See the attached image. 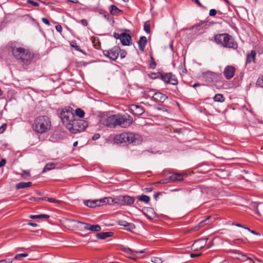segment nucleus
Here are the masks:
<instances>
[{
  "mask_svg": "<svg viewBox=\"0 0 263 263\" xmlns=\"http://www.w3.org/2000/svg\"><path fill=\"white\" fill-rule=\"evenodd\" d=\"M167 99L165 95L160 92H155L153 96V100L161 102H164Z\"/></svg>",
  "mask_w": 263,
  "mask_h": 263,
  "instance_id": "nucleus-18",
  "label": "nucleus"
},
{
  "mask_svg": "<svg viewBox=\"0 0 263 263\" xmlns=\"http://www.w3.org/2000/svg\"><path fill=\"white\" fill-rule=\"evenodd\" d=\"M6 160L4 159H2L1 161H0V167H2L3 166H4L6 164Z\"/></svg>",
  "mask_w": 263,
  "mask_h": 263,
  "instance_id": "nucleus-57",
  "label": "nucleus"
},
{
  "mask_svg": "<svg viewBox=\"0 0 263 263\" xmlns=\"http://www.w3.org/2000/svg\"><path fill=\"white\" fill-rule=\"evenodd\" d=\"M25 184H26V187H30V186H31L32 185V182H25Z\"/></svg>",
  "mask_w": 263,
  "mask_h": 263,
  "instance_id": "nucleus-64",
  "label": "nucleus"
},
{
  "mask_svg": "<svg viewBox=\"0 0 263 263\" xmlns=\"http://www.w3.org/2000/svg\"><path fill=\"white\" fill-rule=\"evenodd\" d=\"M147 43L146 37L144 36H141L138 42V46L139 50L141 51H143L144 50L145 46Z\"/></svg>",
  "mask_w": 263,
  "mask_h": 263,
  "instance_id": "nucleus-20",
  "label": "nucleus"
},
{
  "mask_svg": "<svg viewBox=\"0 0 263 263\" xmlns=\"http://www.w3.org/2000/svg\"><path fill=\"white\" fill-rule=\"evenodd\" d=\"M133 122V118L128 115H116V126H120L121 127L125 128L129 126Z\"/></svg>",
  "mask_w": 263,
  "mask_h": 263,
  "instance_id": "nucleus-6",
  "label": "nucleus"
},
{
  "mask_svg": "<svg viewBox=\"0 0 263 263\" xmlns=\"http://www.w3.org/2000/svg\"><path fill=\"white\" fill-rule=\"evenodd\" d=\"M114 141L116 143L128 142L133 145H137L142 142V137L140 135L134 133H123L116 135Z\"/></svg>",
  "mask_w": 263,
  "mask_h": 263,
  "instance_id": "nucleus-2",
  "label": "nucleus"
},
{
  "mask_svg": "<svg viewBox=\"0 0 263 263\" xmlns=\"http://www.w3.org/2000/svg\"><path fill=\"white\" fill-rule=\"evenodd\" d=\"M141 211L149 219H153L156 216V213L152 208H145Z\"/></svg>",
  "mask_w": 263,
  "mask_h": 263,
  "instance_id": "nucleus-15",
  "label": "nucleus"
},
{
  "mask_svg": "<svg viewBox=\"0 0 263 263\" xmlns=\"http://www.w3.org/2000/svg\"><path fill=\"white\" fill-rule=\"evenodd\" d=\"M54 167H55V165L54 163H51L47 164L45 166L44 169L43 170L42 172L44 173L47 171H50V170L54 168Z\"/></svg>",
  "mask_w": 263,
  "mask_h": 263,
  "instance_id": "nucleus-29",
  "label": "nucleus"
},
{
  "mask_svg": "<svg viewBox=\"0 0 263 263\" xmlns=\"http://www.w3.org/2000/svg\"><path fill=\"white\" fill-rule=\"evenodd\" d=\"M87 123L83 120H74L66 124V128L73 134L84 130L87 126Z\"/></svg>",
  "mask_w": 263,
  "mask_h": 263,
  "instance_id": "nucleus-5",
  "label": "nucleus"
},
{
  "mask_svg": "<svg viewBox=\"0 0 263 263\" xmlns=\"http://www.w3.org/2000/svg\"><path fill=\"white\" fill-rule=\"evenodd\" d=\"M117 223L119 225L121 226H123L124 227H126L127 224L128 223L127 221L123 220H119L117 221Z\"/></svg>",
  "mask_w": 263,
  "mask_h": 263,
  "instance_id": "nucleus-40",
  "label": "nucleus"
},
{
  "mask_svg": "<svg viewBox=\"0 0 263 263\" xmlns=\"http://www.w3.org/2000/svg\"><path fill=\"white\" fill-rule=\"evenodd\" d=\"M29 217L31 219H41L43 218L47 219L49 218V216L46 214H40L36 215H30L29 216Z\"/></svg>",
  "mask_w": 263,
  "mask_h": 263,
  "instance_id": "nucleus-25",
  "label": "nucleus"
},
{
  "mask_svg": "<svg viewBox=\"0 0 263 263\" xmlns=\"http://www.w3.org/2000/svg\"><path fill=\"white\" fill-rule=\"evenodd\" d=\"M152 261L154 263H162V260L161 258L158 257H153L152 258Z\"/></svg>",
  "mask_w": 263,
  "mask_h": 263,
  "instance_id": "nucleus-36",
  "label": "nucleus"
},
{
  "mask_svg": "<svg viewBox=\"0 0 263 263\" xmlns=\"http://www.w3.org/2000/svg\"><path fill=\"white\" fill-rule=\"evenodd\" d=\"M217 13V10L214 9H212L210 10L209 15L210 16H215Z\"/></svg>",
  "mask_w": 263,
  "mask_h": 263,
  "instance_id": "nucleus-46",
  "label": "nucleus"
},
{
  "mask_svg": "<svg viewBox=\"0 0 263 263\" xmlns=\"http://www.w3.org/2000/svg\"><path fill=\"white\" fill-rule=\"evenodd\" d=\"M27 3L30 4L34 6H36V7H37L39 6V3H38L37 2H35L33 1H31V0H28Z\"/></svg>",
  "mask_w": 263,
  "mask_h": 263,
  "instance_id": "nucleus-45",
  "label": "nucleus"
},
{
  "mask_svg": "<svg viewBox=\"0 0 263 263\" xmlns=\"http://www.w3.org/2000/svg\"><path fill=\"white\" fill-rule=\"evenodd\" d=\"M114 233L112 232H102L97 233L96 234V237L101 239H104L107 237H111L113 235Z\"/></svg>",
  "mask_w": 263,
  "mask_h": 263,
  "instance_id": "nucleus-23",
  "label": "nucleus"
},
{
  "mask_svg": "<svg viewBox=\"0 0 263 263\" xmlns=\"http://www.w3.org/2000/svg\"><path fill=\"white\" fill-rule=\"evenodd\" d=\"M200 7H203L201 3L199 1V0H193Z\"/></svg>",
  "mask_w": 263,
  "mask_h": 263,
  "instance_id": "nucleus-61",
  "label": "nucleus"
},
{
  "mask_svg": "<svg viewBox=\"0 0 263 263\" xmlns=\"http://www.w3.org/2000/svg\"><path fill=\"white\" fill-rule=\"evenodd\" d=\"M130 109L133 114L135 115H142L144 112V108L138 105H132L130 106Z\"/></svg>",
  "mask_w": 263,
  "mask_h": 263,
  "instance_id": "nucleus-16",
  "label": "nucleus"
},
{
  "mask_svg": "<svg viewBox=\"0 0 263 263\" xmlns=\"http://www.w3.org/2000/svg\"><path fill=\"white\" fill-rule=\"evenodd\" d=\"M215 40L217 44L221 45L223 47L233 49L237 48V43L231 35L227 33L216 35Z\"/></svg>",
  "mask_w": 263,
  "mask_h": 263,
  "instance_id": "nucleus-4",
  "label": "nucleus"
},
{
  "mask_svg": "<svg viewBox=\"0 0 263 263\" xmlns=\"http://www.w3.org/2000/svg\"><path fill=\"white\" fill-rule=\"evenodd\" d=\"M47 201H48L49 202H54V203H61V201L56 200L55 199L53 198H48Z\"/></svg>",
  "mask_w": 263,
  "mask_h": 263,
  "instance_id": "nucleus-41",
  "label": "nucleus"
},
{
  "mask_svg": "<svg viewBox=\"0 0 263 263\" xmlns=\"http://www.w3.org/2000/svg\"><path fill=\"white\" fill-rule=\"evenodd\" d=\"M22 176L23 177H29V176H30V174L26 171H23V174L22 175Z\"/></svg>",
  "mask_w": 263,
  "mask_h": 263,
  "instance_id": "nucleus-51",
  "label": "nucleus"
},
{
  "mask_svg": "<svg viewBox=\"0 0 263 263\" xmlns=\"http://www.w3.org/2000/svg\"><path fill=\"white\" fill-rule=\"evenodd\" d=\"M76 222L78 223L81 224L83 226V227L81 228V230L84 229L88 230L92 232H99L101 229L100 226L98 224L91 225L89 224V223L81 222L80 221H76Z\"/></svg>",
  "mask_w": 263,
  "mask_h": 263,
  "instance_id": "nucleus-12",
  "label": "nucleus"
},
{
  "mask_svg": "<svg viewBox=\"0 0 263 263\" xmlns=\"http://www.w3.org/2000/svg\"><path fill=\"white\" fill-rule=\"evenodd\" d=\"M113 35L115 38H116L117 39H119L120 40L121 36V34H119L118 33L114 32L113 34Z\"/></svg>",
  "mask_w": 263,
  "mask_h": 263,
  "instance_id": "nucleus-52",
  "label": "nucleus"
},
{
  "mask_svg": "<svg viewBox=\"0 0 263 263\" xmlns=\"http://www.w3.org/2000/svg\"><path fill=\"white\" fill-rule=\"evenodd\" d=\"M26 184L24 182H21L16 184V189H24L26 188Z\"/></svg>",
  "mask_w": 263,
  "mask_h": 263,
  "instance_id": "nucleus-35",
  "label": "nucleus"
},
{
  "mask_svg": "<svg viewBox=\"0 0 263 263\" xmlns=\"http://www.w3.org/2000/svg\"><path fill=\"white\" fill-rule=\"evenodd\" d=\"M120 51V48L119 46H115L110 50H103V52L104 55L113 61H115L119 55Z\"/></svg>",
  "mask_w": 263,
  "mask_h": 263,
  "instance_id": "nucleus-9",
  "label": "nucleus"
},
{
  "mask_svg": "<svg viewBox=\"0 0 263 263\" xmlns=\"http://www.w3.org/2000/svg\"><path fill=\"white\" fill-rule=\"evenodd\" d=\"M256 85L263 88V76L260 77L258 79Z\"/></svg>",
  "mask_w": 263,
  "mask_h": 263,
  "instance_id": "nucleus-37",
  "label": "nucleus"
},
{
  "mask_svg": "<svg viewBox=\"0 0 263 263\" xmlns=\"http://www.w3.org/2000/svg\"><path fill=\"white\" fill-rule=\"evenodd\" d=\"M170 181H180L183 180L182 174L173 173L169 177Z\"/></svg>",
  "mask_w": 263,
  "mask_h": 263,
  "instance_id": "nucleus-21",
  "label": "nucleus"
},
{
  "mask_svg": "<svg viewBox=\"0 0 263 263\" xmlns=\"http://www.w3.org/2000/svg\"><path fill=\"white\" fill-rule=\"evenodd\" d=\"M125 229L128 231L132 232L133 230L136 228L135 225L133 223H129L127 224L126 226L125 227Z\"/></svg>",
  "mask_w": 263,
  "mask_h": 263,
  "instance_id": "nucleus-32",
  "label": "nucleus"
},
{
  "mask_svg": "<svg viewBox=\"0 0 263 263\" xmlns=\"http://www.w3.org/2000/svg\"><path fill=\"white\" fill-rule=\"evenodd\" d=\"M28 256L27 253H21L16 255L13 259L19 260L22 257H26Z\"/></svg>",
  "mask_w": 263,
  "mask_h": 263,
  "instance_id": "nucleus-33",
  "label": "nucleus"
},
{
  "mask_svg": "<svg viewBox=\"0 0 263 263\" xmlns=\"http://www.w3.org/2000/svg\"><path fill=\"white\" fill-rule=\"evenodd\" d=\"M170 182V179H169V178H166V179H164L158 181L157 183H159V184H165V183H168Z\"/></svg>",
  "mask_w": 263,
  "mask_h": 263,
  "instance_id": "nucleus-44",
  "label": "nucleus"
},
{
  "mask_svg": "<svg viewBox=\"0 0 263 263\" xmlns=\"http://www.w3.org/2000/svg\"><path fill=\"white\" fill-rule=\"evenodd\" d=\"M60 117L63 123L66 126V124L71 122V121H73L74 119L73 112H64V111H61L60 114Z\"/></svg>",
  "mask_w": 263,
  "mask_h": 263,
  "instance_id": "nucleus-11",
  "label": "nucleus"
},
{
  "mask_svg": "<svg viewBox=\"0 0 263 263\" xmlns=\"http://www.w3.org/2000/svg\"><path fill=\"white\" fill-rule=\"evenodd\" d=\"M211 217L209 216L205 220H203L201 221L197 226H196L194 229H197L199 228L200 227H202L203 224H209V222L208 221L209 219H210Z\"/></svg>",
  "mask_w": 263,
  "mask_h": 263,
  "instance_id": "nucleus-30",
  "label": "nucleus"
},
{
  "mask_svg": "<svg viewBox=\"0 0 263 263\" xmlns=\"http://www.w3.org/2000/svg\"><path fill=\"white\" fill-rule=\"evenodd\" d=\"M72 108L70 107H69L68 108H64L63 109L62 111H64V112H72Z\"/></svg>",
  "mask_w": 263,
  "mask_h": 263,
  "instance_id": "nucleus-56",
  "label": "nucleus"
},
{
  "mask_svg": "<svg viewBox=\"0 0 263 263\" xmlns=\"http://www.w3.org/2000/svg\"><path fill=\"white\" fill-rule=\"evenodd\" d=\"M208 239V238H201L196 240L192 245V249L194 250L202 249L205 246Z\"/></svg>",
  "mask_w": 263,
  "mask_h": 263,
  "instance_id": "nucleus-14",
  "label": "nucleus"
},
{
  "mask_svg": "<svg viewBox=\"0 0 263 263\" xmlns=\"http://www.w3.org/2000/svg\"><path fill=\"white\" fill-rule=\"evenodd\" d=\"M134 201V197L128 195H121L115 198V203H117L121 205H130Z\"/></svg>",
  "mask_w": 263,
  "mask_h": 263,
  "instance_id": "nucleus-8",
  "label": "nucleus"
},
{
  "mask_svg": "<svg viewBox=\"0 0 263 263\" xmlns=\"http://www.w3.org/2000/svg\"><path fill=\"white\" fill-rule=\"evenodd\" d=\"M119 52H120V57L122 59L126 57V54H127L126 51L125 50H120Z\"/></svg>",
  "mask_w": 263,
  "mask_h": 263,
  "instance_id": "nucleus-42",
  "label": "nucleus"
},
{
  "mask_svg": "<svg viewBox=\"0 0 263 263\" xmlns=\"http://www.w3.org/2000/svg\"><path fill=\"white\" fill-rule=\"evenodd\" d=\"M55 29L57 31L59 32H61L62 30V27L60 25H58L55 26Z\"/></svg>",
  "mask_w": 263,
  "mask_h": 263,
  "instance_id": "nucleus-50",
  "label": "nucleus"
},
{
  "mask_svg": "<svg viewBox=\"0 0 263 263\" xmlns=\"http://www.w3.org/2000/svg\"><path fill=\"white\" fill-rule=\"evenodd\" d=\"M10 49L14 58L20 63L28 65L33 59V54L27 49L16 46H10Z\"/></svg>",
  "mask_w": 263,
  "mask_h": 263,
  "instance_id": "nucleus-1",
  "label": "nucleus"
},
{
  "mask_svg": "<svg viewBox=\"0 0 263 263\" xmlns=\"http://www.w3.org/2000/svg\"><path fill=\"white\" fill-rule=\"evenodd\" d=\"M116 115H114L106 118H102L100 122L102 124L108 127L114 128L116 126Z\"/></svg>",
  "mask_w": 263,
  "mask_h": 263,
  "instance_id": "nucleus-10",
  "label": "nucleus"
},
{
  "mask_svg": "<svg viewBox=\"0 0 263 263\" xmlns=\"http://www.w3.org/2000/svg\"><path fill=\"white\" fill-rule=\"evenodd\" d=\"M42 21L44 24H45L48 26L50 25V22L47 18L43 17L42 18Z\"/></svg>",
  "mask_w": 263,
  "mask_h": 263,
  "instance_id": "nucleus-48",
  "label": "nucleus"
},
{
  "mask_svg": "<svg viewBox=\"0 0 263 263\" xmlns=\"http://www.w3.org/2000/svg\"><path fill=\"white\" fill-rule=\"evenodd\" d=\"M75 113L80 118L84 117L85 115L84 111L81 108H77L75 110Z\"/></svg>",
  "mask_w": 263,
  "mask_h": 263,
  "instance_id": "nucleus-31",
  "label": "nucleus"
},
{
  "mask_svg": "<svg viewBox=\"0 0 263 263\" xmlns=\"http://www.w3.org/2000/svg\"><path fill=\"white\" fill-rule=\"evenodd\" d=\"M162 195V193L161 192H157L156 193H155L154 195V198L157 200V198L160 196Z\"/></svg>",
  "mask_w": 263,
  "mask_h": 263,
  "instance_id": "nucleus-59",
  "label": "nucleus"
},
{
  "mask_svg": "<svg viewBox=\"0 0 263 263\" xmlns=\"http://www.w3.org/2000/svg\"><path fill=\"white\" fill-rule=\"evenodd\" d=\"M7 127V124L6 123H4L0 127V134H2L4 132Z\"/></svg>",
  "mask_w": 263,
  "mask_h": 263,
  "instance_id": "nucleus-43",
  "label": "nucleus"
},
{
  "mask_svg": "<svg viewBox=\"0 0 263 263\" xmlns=\"http://www.w3.org/2000/svg\"><path fill=\"white\" fill-rule=\"evenodd\" d=\"M81 22L82 23V24L84 26H87L88 25V22H87V21L85 19H82L81 21Z\"/></svg>",
  "mask_w": 263,
  "mask_h": 263,
  "instance_id": "nucleus-54",
  "label": "nucleus"
},
{
  "mask_svg": "<svg viewBox=\"0 0 263 263\" xmlns=\"http://www.w3.org/2000/svg\"><path fill=\"white\" fill-rule=\"evenodd\" d=\"M245 257H247L246 256H244ZM247 258L248 259H250L251 260H252L253 261L254 263H255V261H257V262H260V260L257 259V258H250V257H247Z\"/></svg>",
  "mask_w": 263,
  "mask_h": 263,
  "instance_id": "nucleus-53",
  "label": "nucleus"
},
{
  "mask_svg": "<svg viewBox=\"0 0 263 263\" xmlns=\"http://www.w3.org/2000/svg\"><path fill=\"white\" fill-rule=\"evenodd\" d=\"M100 137V135L99 134H95L93 137H92V139L93 140H97L98 139H99Z\"/></svg>",
  "mask_w": 263,
  "mask_h": 263,
  "instance_id": "nucleus-58",
  "label": "nucleus"
},
{
  "mask_svg": "<svg viewBox=\"0 0 263 263\" xmlns=\"http://www.w3.org/2000/svg\"><path fill=\"white\" fill-rule=\"evenodd\" d=\"M235 68L233 66H227L223 71V74L225 78L229 80L233 77L235 72Z\"/></svg>",
  "mask_w": 263,
  "mask_h": 263,
  "instance_id": "nucleus-13",
  "label": "nucleus"
},
{
  "mask_svg": "<svg viewBox=\"0 0 263 263\" xmlns=\"http://www.w3.org/2000/svg\"><path fill=\"white\" fill-rule=\"evenodd\" d=\"M144 31L147 33H149L150 32V25H149V23L148 21L144 23Z\"/></svg>",
  "mask_w": 263,
  "mask_h": 263,
  "instance_id": "nucleus-34",
  "label": "nucleus"
},
{
  "mask_svg": "<svg viewBox=\"0 0 263 263\" xmlns=\"http://www.w3.org/2000/svg\"><path fill=\"white\" fill-rule=\"evenodd\" d=\"M213 99L215 102H223L224 101L223 95L220 93L215 95Z\"/></svg>",
  "mask_w": 263,
  "mask_h": 263,
  "instance_id": "nucleus-27",
  "label": "nucleus"
},
{
  "mask_svg": "<svg viewBox=\"0 0 263 263\" xmlns=\"http://www.w3.org/2000/svg\"><path fill=\"white\" fill-rule=\"evenodd\" d=\"M151 63L150 64V65H149L150 68H152V69H154L156 66V63L155 62L154 59L152 56L151 57Z\"/></svg>",
  "mask_w": 263,
  "mask_h": 263,
  "instance_id": "nucleus-39",
  "label": "nucleus"
},
{
  "mask_svg": "<svg viewBox=\"0 0 263 263\" xmlns=\"http://www.w3.org/2000/svg\"><path fill=\"white\" fill-rule=\"evenodd\" d=\"M0 263H12V260H10V259L7 260H2L0 261Z\"/></svg>",
  "mask_w": 263,
  "mask_h": 263,
  "instance_id": "nucleus-60",
  "label": "nucleus"
},
{
  "mask_svg": "<svg viewBox=\"0 0 263 263\" xmlns=\"http://www.w3.org/2000/svg\"><path fill=\"white\" fill-rule=\"evenodd\" d=\"M132 38L130 35L126 33H122L120 41L124 46H129L130 44Z\"/></svg>",
  "mask_w": 263,
  "mask_h": 263,
  "instance_id": "nucleus-17",
  "label": "nucleus"
},
{
  "mask_svg": "<svg viewBox=\"0 0 263 263\" xmlns=\"http://www.w3.org/2000/svg\"><path fill=\"white\" fill-rule=\"evenodd\" d=\"M28 225L34 227H36L37 226V224L36 223H33V222H29Z\"/></svg>",
  "mask_w": 263,
  "mask_h": 263,
  "instance_id": "nucleus-63",
  "label": "nucleus"
},
{
  "mask_svg": "<svg viewBox=\"0 0 263 263\" xmlns=\"http://www.w3.org/2000/svg\"><path fill=\"white\" fill-rule=\"evenodd\" d=\"M127 250L131 252L133 254H138V253H146L147 251H146V250H142V251H134L133 250H132L130 248H128Z\"/></svg>",
  "mask_w": 263,
  "mask_h": 263,
  "instance_id": "nucleus-38",
  "label": "nucleus"
},
{
  "mask_svg": "<svg viewBox=\"0 0 263 263\" xmlns=\"http://www.w3.org/2000/svg\"><path fill=\"white\" fill-rule=\"evenodd\" d=\"M51 127V122L47 116H42L36 118L34 121L33 128L36 132L43 134L48 131Z\"/></svg>",
  "mask_w": 263,
  "mask_h": 263,
  "instance_id": "nucleus-3",
  "label": "nucleus"
},
{
  "mask_svg": "<svg viewBox=\"0 0 263 263\" xmlns=\"http://www.w3.org/2000/svg\"><path fill=\"white\" fill-rule=\"evenodd\" d=\"M256 51L255 50H252L250 54L247 55V63H250L255 59L256 56Z\"/></svg>",
  "mask_w": 263,
  "mask_h": 263,
  "instance_id": "nucleus-24",
  "label": "nucleus"
},
{
  "mask_svg": "<svg viewBox=\"0 0 263 263\" xmlns=\"http://www.w3.org/2000/svg\"><path fill=\"white\" fill-rule=\"evenodd\" d=\"M157 77H160L166 84L168 83L173 85H176L178 83L176 76L171 72L166 73L164 74L158 72Z\"/></svg>",
  "mask_w": 263,
  "mask_h": 263,
  "instance_id": "nucleus-7",
  "label": "nucleus"
},
{
  "mask_svg": "<svg viewBox=\"0 0 263 263\" xmlns=\"http://www.w3.org/2000/svg\"><path fill=\"white\" fill-rule=\"evenodd\" d=\"M99 206L103 205L104 204H111L113 203H115V198L111 197H105L103 199H98Z\"/></svg>",
  "mask_w": 263,
  "mask_h": 263,
  "instance_id": "nucleus-19",
  "label": "nucleus"
},
{
  "mask_svg": "<svg viewBox=\"0 0 263 263\" xmlns=\"http://www.w3.org/2000/svg\"><path fill=\"white\" fill-rule=\"evenodd\" d=\"M249 232H250L252 234H255V235H258L259 236L260 234L259 233L255 231H253V230H251L250 231H249Z\"/></svg>",
  "mask_w": 263,
  "mask_h": 263,
  "instance_id": "nucleus-62",
  "label": "nucleus"
},
{
  "mask_svg": "<svg viewBox=\"0 0 263 263\" xmlns=\"http://www.w3.org/2000/svg\"><path fill=\"white\" fill-rule=\"evenodd\" d=\"M154 189V188L153 187H148L144 188V189H142V190L145 192L148 193V192H151L152 191H153Z\"/></svg>",
  "mask_w": 263,
  "mask_h": 263,
  "instance_id": "nucleus-47",
  "label": "nucleus"
},
{
  "mask_svg": "<svg viewBox=\"0 0 263 263\" xmlns=\"http://www.w3.org/2000/svg\"><path fill=\"white\" fill-rule=\"evenodd\" d=\"M201 255H202L201 253H198V254L191 253L190 254V257L192 258H195V257L200 256Z\"/></svg>",
  "mask_w": 263,
  "mask_h": 263,
  "instance_id": "nucleus-49",
  "label": "nucleus"
},
{
  "mask_svg": "<svg viewBox=\"0 0 263 263\" xmlns=\"http://www.w3.org/2000/svg\"><path fill=\"white\" fill-rule=\"evenodd\" d=\"M137 199L146 203H148L150 201L149 197L145 195H142L141 196H138Z\"/></svg>",
  "mask_w": 263,
  "mask_h": 263,
  "instance_id": "nucleus-28",
  "label": "nucleus"
},
{
  "mask_svg": "<svg viewBox=\"0 0 263 263\" xmlns=\"http://www.w3.org/2000/svg\"><path fill=\"white\" fill-rule=\"evenodd\" d=\"M111 9L110 10V13L112 15H118L119 13L121 12L122 11L118 9L116 6L115 5H111L110 6Z\"/></svg>",
  "mask_w": 263,
  "mask_h": 263,
  "instance_id": "nucleus-26",
  "label": "nucleus"
},
{
  "mask_svg": "<svg viewBox=\"0 0 263 263\" xmlns=\"http://www.w3.org/2000/svg\"><path fill=\"white\" fill-rule=\"evenodd\" d=\"M83 203L86 206L89 208H95L99 206L98 199L84 200Z\"/></svg>",
  "mask_w": 263,
  "mask_h": 263,
  "instance_id": "nucleus-22",
  "label": "nucleus"
},
{
  "mask_svg": "<svg viewBox=\"0 0 263 263\" xmlns=\"http://www.w3.org/2000/svg\"><path fill=\"white\" fill-rule=\"evenodd\" d=\"M71 46L74 48L76 49V50H78V51H82L81 49H80L79 47L76 45V44L75 43V44H71Z\"/></svg>",
  "mask_w": 263,
  "mask_h": 263,
  "instance_id": "nucleus-55",
  "label": "nucleus"
}]
</instances>
